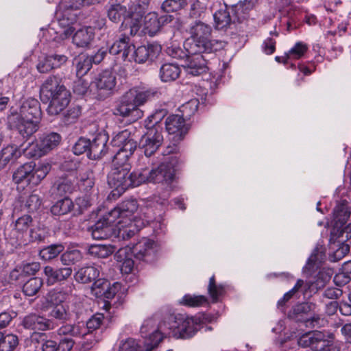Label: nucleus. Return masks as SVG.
Listing matches in <instances>:
<instances>
[{"instance_id": "nucleus-1", "label": "nucleus", "mask_w": 351, "mask_h": 351, "mask_svg": "<svg viewBox=\"0 0 351 351\" xmlns=\"http://www.w3.org/2000/svg\"><path fill=\"white\" fill-rule=\"evenodd\" d=\"M41 117L39 101L29 98L23 102L19 112H12L8 117V122L11 129L16 130L23 138H28L38 130Z\"/></svg>"}, {"instance_id": "nucleus-2", "label": "nucleus", "mask_w": 351, "mask_h": 351, "mask_svg": "<svg viewBox=\"0 0 351 351\" xmlns=\"http://www.w3.org/2000/svg\"><path fill=\"white\" fill-rule=\"evenodd\" d=\"M212 28L210 25L196 21L190 27L191 36L184 43V48L190 54L215 53L223 49L227 43L217 39L209 40Z\"/></svg>"}, {"instance_id": "nucleus-3", "label": "nucleus", "mask_w": 351, "mask_h": 351, "mask_svg": "<svg viewBox=\"0 0 351 351\" xmlns=\"http://www.w3.org/2000/svg\"><path fill=\"white\" fill-rule=\"evenodd\" d=\"M40 99L49 103L47 108L49 115H58L69 105L71 94L61 79L56 75L49 76L43 83L40 89Z\"/></svg>"}, {"instance_id": "nucleus-4", "label": "nucleus", "mask_w": 351, "mask_h": 351, "mask_svg": "<svg viewBox=\"0 0 351 351\" xmlns=\"http://www.w3.org/2000/svg\"><path fill=\"white\" fill-rule=\"evenodd\" d=\"M163 115L161 110L147 118L148 131L141 141V149L147 157L154 155L162 144L164 138L160 121Z\"/></svg>"}, {"instance_id": "nucleus-5", "label": "nucleus", "mask_w": 351, "mask_h": 351, "mask_svg": "<svg viewBox=\"0 0 351 351\" xmlns=\"http://www.w3.org/2000/svg\"><path fill=\"white\" fill-rule=\"evenodd\" d=\"M47 167L35 169V164L27 162L19 167L12 174V181L24 189L28 186H37L47 176Z\"/></svg>"}, {"instance_id": "nucleus-6", "label": "nucleus", "mask_w": 351, "mask_h": 351, "mask_svg": "<svg viewBox=\"0 0 351 351\" xmlns=\"http://www.w3.org/2000/svg\"><path fill=\"white\" fill-rule=\"evenodd\" d=\"M130 163H115L112 161V167L108 175V184L110 188L114 189L111 192L112 196L120 195L129 189L128 173L130 170Z\"/></svg>"}, {"instance_id": "nucleus-7", "label": "nucleus", "mask_w": 351, "mask_h": 351, "mask_svg": "<svg viewBox=\"0 0 351 351\" xmlns=\"http://www.w3.org/2000/svg\"><path fill=\"white\" fill-rule=\"evenodd\" d=\"M130 135V132L125 130L117 134L112 141L113 145L119 148L112 159L116 164L130 163V158L136 149L137 143Z\"/></svg>"}, {"instance_id": "nucleus-8", "label": "nucleus", "mask_w": 351, "mask_h": 351, "mask_svg": "<svg viewBox=\"0 0 351 351\" xmlns=\"http://www.w3.org/2000/svg\"><path fill=\"white\" fill-rule=\"evenodd\" d=\"M333 335H326L325 332L313 330L305 332L298 339V345L302 348H309L313 351H330Z\"/></svg>"}, {"instance_id": "nucleus-9", "label": "nucleus", "mask_w": 351, "mask_h": 351, "mask_svg": "<svg viewBox=\"0 0 351 351\" xmlns=\"http://www.w3.org/2000/svg\"><path fill=\"white\" fill-rule=\"evenodd\" d=\"M179 333L180 337L186 339L193 337L198 330V323L193 317H185L182 315H170L167 321V330Z\"/></svg>"}, {"instance_id": "nucleus-10", "label": "nucleus", "mask_w": 351, "mask_h": 351, "mask_svg": "<svg viewBox=\"0 0 351 351\" xmlns=\"http://www.w3.org/2000/svg\"><path fill=\"white\" fill-rule=\"evenodd\" d=\"M61 140L60 134L57 132L44 134L36 143L25 149V154L30 157L40 158L56 148Z\"/></svg>"}, {"instance_id": "nucleus-11", "label": "nucleus", "mask_w": 351, "mask_h": 351, "mask_svg": "<svg viewBox=\"0 0 351 351\" xmlns=\"http://www.w3.org/2000/svg\"><path fill=\"white\" fill-rule=\"evenodd\" d=\"M115 220L108 213L101 217L94 225L88 228L94 239H106L113 234Z\"/></svg>"}, {"instance_id": "nucleus-12", "label": "nucleus", "mask_w": 351, "mask_h": 351, "mask_svg": "<svg viewBox=\"0 0 351 351\" xmlns=\"http://www.w3.org/2000/svg\"><path fill=\"white\" fill-rule=\"evenodd\" d=\"M97 95L104 99L109 96L114 88L117 80L114 73L110 70H104L99 73L93 81Z\"/></svg>"}, {"instance_id": "nucleus-13", "label": "nucleus", "mask_w": 351, "mask_h": 351, "mask_svg": "<svg viewBox=\"0 0 351 351\" xmlns=\"http://www.w3.org/2000/svg\"><path fill=\"white\" fill-rule=\"evenodd\" d=\"M21 325L31 330H51L57 327L53 319L46 318L36 313H29L25 316L21 322Z\"/></svg>"}, {"instance_id": "nucleus-14", "label": "nucleus", "mask_w": 351, "mask_h": 351, "mask_svg": "<svg viewBox=\"0 0 351 351\" xmlns=\"http://www.w3.org/2000/svg\"><path fill=\"white\" fill-rule=\"evenodd\" d=\"M161 51V46L157 43H150L147 45H143L131 51L129 61L142 64L147 60L152 61L158 57Z\"/></svg>"}, {"instance_id": "nucleus-15", "label": "nucleus", "mask_w": 351, "mask_h": 351, "mask_svg": "<svg viewBox=\"0 0 351 351\" xmlns=\"http://www.w3.org/2000/svg\"><path fill=\"white\" fill-rule=\"evenodd\" d=\"M167 132L173 135V141L180 142L189 131L185 119L179 114L169 115L165 122Z\"/></svg>"}, {"instance_id": "nucleus-16", "label": "nucleus", "mask_w": 351, "mask_h": 351, "mask_svg": "<svg viewBox=\"0 0 351 351\" xmlns=\"http://www.w3.org/2000/svg\"><path fill=\"white\" fill-rule=\"evenodd\" d=\"M150 338L151 343L146 342V346L141 341L128 338L122 341L119 346V351H152L162 341V337L154 331Z\"/></svg>"}, {"instance_id": "nucleus-17", "label": "nucleus", "mask_w": 351, "mask_h": 351, "mask_svg": "<svg viewBox=\"0 0 351 351\" xmlns=\"http://www.w3.org/2000/svg\"><path fill=\"white\" fill-rule=\"evenodd\" d=\"M132 253L136 259L151 263L156 258V246L153 241L144 238L132 247Z\"/></svg>"}, {"instance_id": "nucleus-18", "label": "nucleus", "mask_w": 351, "mask_h": 351, "mask_svg": "<svg viewBox=\"0 0 351 351\" xmlns=\"http://www.w3.org/2000/svg\"><path fill=\"white\" fill-rule=\"evenodd\" d=\"M113 113L116 116L131 117L134 121L142 116V111L136 108L132 99L126 92L121 98L119 103L114 108Z\"/></svg>"}, {"instance_id": "nucleus-19", "label": "nucleus", "mask_w": 351, "mask_h": 351, "mask_svg": "<svg viewBox=\"0 0 351 351\" xmlns=\"http://www.w3.org/2000/svg\"><path fill=\"white\" fill-rule=\"evenodd\" d=\"M149 182L170 184L174 180L173 169L166 163L149 169Z\"/></svg>"}, {"instance_id": "nucleus-20", "label": "nucleus", "mask_w": 351, "mask_h": 351, "mask_svg": "<svg viewBox=\"0 0 351 351\" xmlns=\"http://www.w3.org/2000/svg\"><path fill=\"white\" fill-rule=\"evenodd\" d=\"M215 27L217 29L226 32L234 29L238 22V18L232 10L225 8L217 11L214 15Z\"/></svg>"}, {"instance_id": "nucleus-21", "label": "nucleus", "mask_w": 351, "mask_h": 351, "mask_svg": "<svg viewBox=\"0 0 351 351\" xmlns=\"http://www.w3.org/2000/svg\"><path fill=\"white\" fill-rule=\"evenodd\" d=\"M202 53L190 54L186 59L185 67L189 74L197 76L207 71V62Z\"/></svg>"}, {"instance_id": "nucleus-22", "label": "nucleus", "mask_w": 351, "mask_h": 351, "mask_svg": "<svg viewBox=\"0 0 351 351\" xmlns=\"http://www.w3.org/2000/svg\"><path fill=\"white\" fill-rule=\"evenodd\" d=\"M108 136L104 133H99L90 141L88 157L90 159L97 160L101 158L108 152L107 142Z\"/></svg>"}, {"instance_id": "nucleus-23", "label": "nucleus", "mask_w": 351, "mask_h": 351, "mask_svg": "<svg viewBox=\"0 0 351 351\" xmlns=\"http://www.w3.org/2000/svg\"><path fill=\"white\" fill-rule=\"evenodd\" d=\"M138 205L136 199H127L119 204L109 213L116 221L118 218H130L138 210Z\"/></svg>"}, {"instance_id": "nucleus-24", "label": "nucleus", "mask_w": 351, "mask_h": 351, "mask_svg": "<svg viewBox=\"0 0 351 351\" xmlns=\"http://www.w3.org/2000/svg\"><path fill=\"white\" fill-rule=\"evenodd\" d=\"M43 272L47 276L48 285H54L66 280L72 275L73 269L70 267L53 268L51 266L44 267Z\"/></svg>"}, {"instance_id": "nucleus-25", "label": "nucleus", "mask_w": 351, "mask_h": 351, "mask_svg": "<svg viewBox=\"0 0 351 351\" xmlns=\"http://www.w3.org/2000/svg\"><path fill=\"white\" fill-rule=\"evenodd\" d=\"M74 289L75 285L71 283L65 291H58L56 289L49 291L45 297V308H48L51 306L62 305L67 295L71 294Z\"/></svg>"}, {"instance_id": "nucleus-26", "label": "nucleus", "mask_w": 351, "mask_h": 351, "mask_svg": "<svg viewBox=\"0 0 351 351\" xmlns=\"http://www.w3.org/2000/svg\"><path fill=\"white\" fill-rule=\"evenodd\" d=\"M68 60V57L63 54H51L47 56L37 65L40 73H47L53 69L60 67Z\"/></svg>"}, {"instance_id": "nucleus-27", "label": "nucleus", "mask_w": 351, "mask_h": 351, "mask_svg": "<svg viewBox=\"0 0 351 351\" xmlns=\"http://www.w3.org/2000/svg\"><path fill=\"white\" fill-rule=\"evenodd\" d=\"M130 38L123 35L116 40L110 47L109 53L114 56H120L123 60H129L131 51L134 49V45H130Z\"/></svg>"}, {"instance_id": "nucleus-28", "label": "nucleus", "mask_w": 351, "mask_h": 351, "mask_svg": "<svg viewBox=\"0 0 351 351\" xmlns=\"http://www.w3.org/2000/svg\"><path fill=\"white\" fill-rule=\"evenodd\" d=\"M95 37L94 29L85 26L77 29L73 36V43L77 47H88Z\"/></svg>"}, {"instance_id": "nucleus-29", "label": "nucleus", "mask_w": 351, "mask_h": 351, "mask_svg": "<svg viewBox=\"0 0 351 351\" xmlns=\"http://www.w3.org/2000/svg\"><path fill=\"white\" fill-rule=\"evenodd\" d=\"M154 330H155L154 332L160 334L162 338L163 336L162 333L169 335V332H167V321L161 322L158 327L156 328L153 320H146L141 328V335L145 339L144 341L143 342L145 346L146 342L151 343L150 336H152Z\"/></svg>"}, {"instance_id": "nucleus-30", "label": "nucleus", "mask_w": 351, "mask_h": 351, "mask_svg": "<svg viewBox=\"0 0 351 351\" xmlns=\"http://www.w3.org/2000/svg\"><path fill=\"white\" fill-rule=\"evenodd\" d=\"M128 93L132 99V101H134L136 108H138L139 106L143 105L146 102L152 99L158 93L156 90L152 88H132L128 91Z\"/></svg>"}, {"instance_id": "nucleus-31", "label": "nucleus", "mask_w": 351, "mask_h": 351, "mask_svg": "<svg viewBox=\"0 0 351 351\" xmlns=\"http://www.w3.org/2000/svg\"><path fill=\"white\" fill-rule=\"evenodd\" d=\"M100 270L95 265L79 269L75 274V279L80 283H90L95 281L99 276Z\"/></svg>"}, {"instance_id": "nucleus-32", "label": "nucleus", "mask_w": 351, "mask_h": 351, "mask_svg": "<svg viewBox=\"0 0 351 351\" xmlns=\"http://www.w3.org/2000/svg\"><path fill=\"white\" fill-rule=\"evenodd\" d=\"M123 221H119V236L122 237L123 239L127 240L134 237L141 229L143 222L140 219H136L134 217L130 219V222L123 225Z\"/></svg>"}, {"instance_id": "nucleus-33", "label": "nucleus", "mask_w": 351, "mask_h": 351, "mask_svg": "<svg viewBox=\"0 0 351 351\" xmlns=\"http://www.w3.org/2000/svg\"><path fill=\"white\" fill-rule=\"evenodd\" d=\"M84 323L82 322L76 324H66L62 325L58 330V335L60 336H71L73 337H85Z\"/></svg>"}, {"instance_id": "nucleus-34", "label": "nucleus", "mask_w": 351, "mask_h": 351, "mask_svg": "<svg viewBox=\"0 0 351 351\" xmlns=\"http://www.w3.org/2000/svg\"><path fill=\"white\" fill-rule=\"evenodd\" d=\"M256 2L257 0H243L232 6L231 10L238 18V23L247 19L249 11L253 9Z\"/></svg>"}, {"instance_id": "nucleus-35", "label": "nucleus", "mask_w": 351, "mask_h": 351, "mask_svg": "<svg viewBox=\"0 0 351 351\" xmlns=\"http://www.w3.org/2000/svg\"><path fill=\"white\" fill-rule=\"evenodd\" d=\"M181 69L176 64L165 63L160 69V77L162 82H173L180 75Z\"/></svg>"}, {"instance_id": "nucleus-36", "label": "nucleus", "mask_w": 351, "mask_h": 351, "mask_svg": "<svg viewBox=\"0 0 351 351\" xmlns=\"http://www.w3.org/2000/svg\"><path fill=\"white\" fill-rule=\"evenodd\" d=\"M20 151L16 145H8L0 152V169H3L8 164L20 156Z\"/></svg>"}, {"instance_id": "nucleus-37", "label": "nucleus", "mask_w": 351, "mask_h": 351, "mask_svg": "<svg viewBox=\"0 0 351 351\" xmlns=\"http://www.w3.org/2000/svg\"><path fill=\"white\" fill-rule=\"evenodd\" d=\"M161 25L158 15L154 13H149L144 19V31L151 36L156 34L161 29Z\"/></svg>"}, {"instance_id": "nucleus-38", "label": "nucleus", "mask_w": 351, "mask_h": 351, "mask_svg": "<svg viewBox=\"0 0 351 351\" xmlns=\"http://www.w3.org/2000/svg\"><path fill=\"white\" fill-rule=\"evenodd\" d=\"M350 215V211L346 202L337 205L333 211V221L335 226H343L346 223Z\"/></svg>"}, {"instance_id": "nucleus-39", "label": "nucleus", "mask_w": 351, "mask_h": 351, "mask_svg": "<svg viewBox=\"0 0 351 351\" xmlns=\"http://www.w3.org/2000/svg\"><path fill=\"white\" fill-rule=\"evenodd\" d=\"M149 168H144L128 173V182L130 187H135L145 182H149Z\"/></svg>"}, {"instance_id": "nucleus-40", "label": "nucleus", "mask_w": 351, "mask_h": 351, "mask_svg": "<svg viewBox=\"0 0 351 351\" xmlns=\"http://www.w3.org/2000/svg\"><path fill=\"white\" fill-rule=\"evenodd\" d=\"M143 16L136 12H132L124 17L122 25L129 26L130 34L132 36L136 35L142 26Z\"/></svg>"}, {"instance_id": "nucleus-41", "label": "nucleus", "mask_w": 351, "mask_h": 351, "mask_svg": "<svg viewBox=\"0 0 351 351\" xmlns=\"http://www.w3.org/2000/svg\"><path fill=\"white\" fill-rule=\"evenodd\" d=\"M74 207L72 200L69 197H64L58 200L51 208V212L53 215H64L70 213Z\"/></svg>"}, {"instance_id": "nucleus-42", "label": "nucleus", "mask_w": 351, "mask_h": 351, "mask_svg": "<svg viewBox=\"0 0 351 351\" xmlns=\"http://www.w3.org/2000/svg\"><path fill=\"white\" fill-rule=\"evenodd\" d=\"M115 250L116 247L110 244L92 245L88 248V254L95 257L105 258L110 256Z\"/></svg>"}, {"instance_id": "nucleus-43", "label": "nucleus", "mask_w": 351, "mask_h": 351, "mask_svg": "<svg viewBox=\"0 0 351 351\" xmlns=\"http://www.w3.org/2000/svg\"><path fill=\"white\" fill-rule=\"evenodd\" d=\"M311 311V305L310 304L300 303L293 308L290 317L296 322L304 323L308 317L306 315Z\"/></svg>"}, {"instance_id": "nucleus-44", "label": "nucleus", "mask_w": 351, "mask_h": 351, "mask_svg": "<svg viewBox=\"0 0 351 351\" xmlns=\"http://www.w3.org/2000/svg\"><path fill=\"white\" fill-rule=\"evenodd\" d=\"M0 351H14L19 343L17 335L0 332Z\"/></svg>"}, {"instance_id": "nucleus-45", "label": "nucleus", "mask_w": 351, "mask_h": 351, "mask_svg": "<svg viewBox=\"0 0 351 351\" xmlns=\"http://www.w3.org/2000/svg\"><path fill=\"white\" fill-rule=\"evenodd\" d=\"M43 285V280L41 278H31L24 283L23 292L27 296H34L39 292Z\"/></svg>"}, {"instance_id": "nucleus-46", "label": "nucleus", "mask_w": 351, "mask_h": 351, "mask_svg": "<svg viewBox=\"0 0 351 351\" xmlns=\"http://www.w3.org/2000/svg\"><path fill=\"white\" fill-rule=\"evenodd\" d=\"M64 250L62 244H52L40 250L39 256L44 261H51L56 258Z\"/></svg>"}, {"instance_id": "nucleus-47", "label": "nucleus", "mask_w": 351, "mask_h": 351, "mask_svg": "<svg viewBox=\"0 0 351 351\" xmlns=\"http://www.w3.org/2000/svg\"><path fill=\"white\" fill-rule=\"evenodd\" d=\"M76 75L77 77H82L86 75L91 69L93 63L88 56L80 55L75 59Z\"/></svg>"}, {"instance_id": "nucleus-48", "label": "nucleus", "mask_w": 351, "mask_h": 351, "mask_svg": "<svg viewBox=\"0 0 351 351\" xmlns=\"http://www.w3.org/2000/svg\"><path fill=\"white\" fill-rule=\"evenodd\" d=\"M53 189L56 191L58 195L62 196L72 192L73 183L69 178H61L55 182Z\"/></svg>"}, {"instance_id": "nucleus-49", "label": "nucleus", "mask_w": 351, "mask_h": 351, "mask_svg": "<svg viewBox=\"0 0 351 351\" xmlns=\"http://www.w3.org/2000/svg\"><path fill=\"white\" fill-rule=\"evenodd\" d=\"M207 302L208 300L204 295H193L190 294L185 295L180 302L182 304L190 307L201 306Z\"/></svg>"}, {"instance_id": "nucleus-50", "label": "nucleus", "mask_w": 351, "mask_h": 351, "mask_svg": "<svg viewBox=\"0 0 351 351\" xmlns=\"http://www.w3.org/2000/svg\"><path fill=\"white\" fill-rule=\"evenodd\" d=\"M104 319V316L101 313H97L93 315L85 324L84 328L85 337L89 334H91L93 331L98 329L101 325Z\"/></svg>"}, {"instance_id": "nucleus-51", "label": "nucleus", "mask_w": 351, "mask_h": 351, "mask_svg": "<svg viewBox=\"0 0 351 351\" xmlns=\"http://www.w3.org/2000/svg\"><path fill=\"white\" fill-rule=\"evenodd\" d=\"M81 114V108L79 106L70 107L62 114V122L70 125L77 121Z\"/></svg>"}, {"instance_id": "nucleus-52", "label": "nucleus", "mask_w": 351, "mask_h": 351, "mask_svg": "<svg viewBox=\"0 0 351 351\" xmlns=\"http://www.w3.org/2000/svg\"><path fill=\"white\" fill-rule=\"evenodd\" d=\"M187 5L186 1L182 0H165L161 6L165 12H173L184 8Z\"/></svg>"}, {"instance_id": "nucleus-53", "label": "nucleus", "mask_w": 351, "mask_h": 351, "mask_svg": "<svg viewBox=\"0 0 351 351\" xmlns=\"http://www.w3.org/2000/svg\"><path fill=\"white\" fill-rule=\"evenodd\" d=\"M126 13V8L120 4L112 5L108 11L109 19L114 23L120 21Z\"/></svg>"}, {"instance_id": "nucleus-54", "label": "nucleus", "mask_w": 351, "mask_h": 351, "mask_svg": "<svg viewBox=\"0 0 351 351\" xmlns=\"http://www.w3.org/2000/svg\"><path fill=\"white\" fill-rule=\"evenodd\" d=\"M49 316L61 322H66L70 318V314L64 305H57L51 306Z\"/></svg>"}, {"instance_id": "nucleus-55", "label": "nucleus", "mask_w": 351, "mask_h": 351, "mask_svg": "<svg viewBox=\"0 0 351 351\" xmlns=\"http://www.w3.org/2000/svg\"><path fill=\"white\" fill-rule=\"evenodd\" d=\"M32 221V218L29 215H24L18 218L15 222V228L13 230V233L19 232L22 234L26 232L31 226Z\"/></svg>"}, {"instance_id": "nucleus-56", "label": "nucleus", "mask_w": 351, "mask_h": 351, "mask_svg": "<svg viewBox=\"0 0 351 351\" xmlns=\"http://www.w3.org/2000/svg\"><path fill=\"white\" fill-rule=\"evenodd\" d=\"M199 101L196 99H191L180 107L181 116L189 119L198 109Z\"/></svg>"}, {"instance_id": "nucleus-57", "label": "nucleus", "mask_w": 351, "mask_h": 351, "mask_svg": "<svg viewBox=\"0 0 351 351\" xmlns=\"http://www.w3.org/2000/svg\"><path fill=\"white\" fill-rule=\"evenodd\" d=\"M80 258L81 253L77 250L66 251L60 257L62 264L67 266L75 264Z\"/></svg>"}, {"instance_id": "nucleus-58", "label": "nucleus", "mask_w": 351, "mask_h": 351, "mask_svg": "<svg viewBox=\"0 0 351 351\" xmlns=\"http://www.w3.org/2000/svg\"><path fill=\"white\" fill-rule=\"evenodd\" d=\"M208 291L213 302H217L220 295L224 291L221 285H217L215 282V276H212L209 280Z\"/></svg>"}, {"instance_id": "nucleus-59", "label": "nucleus", "mask_w": 351, "mask_h": 351, "mask_svg": "<svg viewBox=\"0 0 351 351\" xmlns=\"http://www.w3.org/2000/svg\"><path fill=\"white\" fill-rule=\"evenodd\" d=\"M206 10L204 3L200 0H195L191 5L189 16L192 19L201 18Z\"/></svg>"}, {"instance_id": "nucleus-60", "label": "nucleus", "mask_w": 351, "mask_h": 351, "mask_svg": "<svg viewBox=\"0 0 351 351\" xmlns=\"http://www.w3.org/2000/svg\"><path fill=\"white\" fill-rule=\"evenodd\" d=\"M90 140L84 137L80 138L73 147V152L75 155H81L85 152L88 154Z\"/></svg>"}, {"instance_id": "nucleus-61", "label": "nucleus", "mask_w": 351, "mask_h": 351, "mask_svg": "<svg viewBox=\"0 0 351 351\" xmlns=\"http://www.w3.org/2000/svg\"><path fill=\"white\" fill-rule=\"evenodd\" d=\"M350 251V246L343 242L339 247L329 256V260L331 262H337L342 259Z\"/></svg>"}, {"instance_id": "nucleus-62", "label": "nucleus", "mask_w": 351, "mask_h": 351, "mask_svg": "<svg viewBox=\"0 0 351 351\" xmlns=\"http://www.w3.org/2000/svg\"><path fill=\"white\" fill-rule=\"evenodd\" d=\"M41 205V199L38 195L32 193L26 199L25 206L29 212L36 211Z\"/></svg>"}, {"instance_id": "nucleus-63", "label": "nucleus", "mask_w": 351, "mask_h": 351, "mask_svg": "<svg viewBox=\"0 0 351 351\" xmlns=\"http://www.w3.org/2000/svg\"><path fill=\"white\" fill-rule=\"evenodd\" d=\"M167 53L173 58L181 60L184 58L186 59L190 56V53H189L185 49L183 50L181 47L173 45L167 47Z\"/></svg>"}, {"instance_id": "nucleus-64", "label": "nucleus", "mask_w": 351, "mask_h": 351, "mask_svg": "<svg viewBox=\"0 0 351 351\" xmlns=\"http://www.w3.org/2000/svg\"><path fill=\"white\" fill-rule=\"evenodd\" d=\"M89 88V83L85 80L82 79V77L73 82V92L79 95H84L86 93Z\"/></svg>"}]
</instances>
